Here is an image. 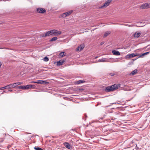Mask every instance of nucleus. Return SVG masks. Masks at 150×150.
Masks as SVG:
<instances>
[{"mask_svg": "<svg viewBox=\"0 0 150 150\" xmlns=\"http://www.w3.org/2000/svg\"><path fill=\"white\" fill-rule=\"evenodd\" d=\"M139 55V54L138 53H132L131 54H130L127 55L126 56V58H132L135 56H138Z\"/></svg>", "mask_w": 150, "mask_h": 150, "instance_id": "20e7f679", "label": "nucleus"}, {"mask_svg": "<svg viewBox=\"0 0 150 150\" xmlns=\"http://www.w3.org/2000/svg\"><path fill=\"white\" fill-rule=\"evenodd\" d=\"M4 141V139H0V142H3Z\"/></svg>", "mask_w": 150, "mask_h": 150, "instance_id": "473e14b6", "label": "nucleus"}, {"mask_svg": "<svg viewBox=\"0 0 150 150\" xmlns=\"http://www.w3.org/2000/svg\"><path fill=\"white\" fill-rule=\"evenodd\" d=\"M138 147L137 146V145H136V149H138Z\"/></svg>", "mask_w": 150, "mask_h": 150, "instance_id": "58836bf2", "label": "nucleus"}, {"mask_svg": "<svg viewBox=\"0 0 150 150\" xmlns=\"http://www.w3.org/2000/svg\"><path fill=\"white\" fill-rule=\"evenodd\" d=\"M6 87H8V88L10 89L11 88H13L16 87V83L9 84L6 86Z\"/></svg>", "mask_w": 150, "mask_h": 150, "instance_id": "6e6552de", "label": "nucleus"}, {"mask_svg": "<svg viewBox=\"0 0 150 150\" xmlns=\"http://www.w3.org/2000/svg\"><path fill=\"white\" fill-rule=\"evenodd\" d=\"M64 52H61L59 54V57H62L64 56L65 55H64Z\"/></svg>", "mask_w": 150, "mask_h": 150, "instance_id": "393cba45", "label": "nucleus"}, {"mask_svg": "<svg viewBox=\"0 0 150 150\" xmlns=\"http://www.w3.org/2000/svg\"><path fill=\"white\" fill-rule=\"evenodd\" d=\"M124 25L129 27H132L133 26V25H128L127 24H124Z\"/></svg>", "mask_w": 150, "mask_h": 150, "instance_id": "c756f323", "label": "nucleus"}, {"mask_svg": "<svg viewBox=\"0 0 150 150\" xmlns=\"http://www.w3.org/2000/svg\"><path fill=\"white\" fill-rule=\"evenodd\" d=\"M34 149L35 150H43L42 148L38 147H34Z\"/></svg>", "mask_w": 150, "mask_h": 150, "instance_id": "a878e982", "label": "nucleus"}, {"mask_svg": "<svg viewBox=\"0 0 150 150\" xmlns=\"http://www.w3.org/2000/svg\"><path fill=\"white\" fill-rule=\"evenodd\" d=\"M108 61L107 60V59L105 58H102V59H99L98 61V62H108Z\"/></svg>", "mask_w": 150, "mask_h": 150, "instance_id": "2eb2a0df", "label": "nucleus"}, {"mask_svg": "<svg viewBox=\"0 0 150 150\" xmlns=\"http://www.w3.org/2000/svg\"><path fill=\"white\" fill-rule=\"evenodd\" d=\"M65 62V60L63 59L60 60L59 61L57 62V66L62 65L64 64Z\"/></svg>", "mask_w": 150, "mask_h": 150, "instance_id": "9d476101", "label": "nucleus"}, {"mask_svg": "<svg viewBox=\"0 0 150 150\" xmlns=\"http://www.w3.org/2000/svg\"><path fill=\"white\" fill-rule=\"evenodd\" d=\"M72 12V11H69L64 13L61 15L62 17L64 18L66 17L71 13Z\"/></svg>", "mask_w": 150, "mask_h": 150, "instance_id": "423d86ee", "label": "nucleus"}, {"mask_svg": "<svg viewBox=\"0 0 150 150\" xmlns=\"http://www.w3.org/2000/svg\"><path fill=\"white\" fill-rule=\"evenodd\" d=\"M84 46L83 45H81L78 47L77 48V50H80L81 51L83 50V49L84 48Z\"/></svg>", "mask_w": 150, "mask_h": 150, "instance_id": "f8f14e48", "label": "nucleus"}, {"mask_svg": "<svg viewBox=\"0 0 150 150\" xmlns=\"http://www.w3.org/2000/svg\"><path fill=\"white\" fill-rule=\"evenodd\" d=\"M104 42H102L100 44V45H102L103 44H104Z\"/></svg>", "mask_w": 150, "mask_h": 150, "instance_id": "72a5a7b5", "label": "nucleus"}, {"mask_svg": "<svg viewBox=\"0 0 150 150\" xmlns=\"http://www.w3.org/2000/svg\"><path fill=\"white\" fill-rule=\"evenodd\" d=\"M46 35V37L47 36H49L51 35L50 33V31H49L45 33Z\"/></svg>", "mask_w": 150, "mask_h": 150, "instance_id": "b1692460", "label": "nucleus"}, {"mask_svg": "<svg viewBox=\"0 0 150 150\" xmlns=\"http://www.w3.org/2000/svg\"><path fill=\"white\" fill-rule=\"evenodd\" d=\"M2 49V48L0 47V49Z\"/></svg>", "mask_w": 150, "mask_h": 150, "instance_id": "a19ab883", "label": "nucleus"}, {"mask_svg": "<svg viewBox=\"0 0 150 150\" xmlns=\"http://www.w3.org/2000/svg\"><path fill=\"white\" fill-rule=\"evenodd\" d=\"M2 65V64L0 62V68L1 67V66Z\"/></svg>", "mask_w": 150, "mask_h": 150, "instance_id": "ea45409f", "label": "nucleus"}, {"mask_svg": "<svg viewBox=\"0 0 150 150\" xmlns=\"http://www.w3.org/2000/svg\"><path fill=\"white\" fill-rule=\"evenodd\" d=\"M55 32V36L60 35L62 34V32L61 31H58L57 30H56V31Z\"/></svg>", "mask_w": 150, "mask_h": 150, "instance_id": "dca6fc26", "label": "nucleus"}, {"mask_svg": "<svg viewBox=\"0 0 150 150\" xmlns=\"http://www.w3.org/2000/svg\"><path fill=\"white\" fill-rule=\"evenodd\" d=\"M112 0H108L104 4L100 7V8H105L109 6Z\"/></svg>", "mask_w": 150, "mask_h": 150, "instance_id": "7ed1b4c3", "label": "nucleus"}, {"mask_svg": "<svg viewBox=\"0 0 150 150\" xmlns=\"http://www.w3.org/2000/svg\"><path fill=\"white\" fill-rule=\"evenodd\" d=\"M110 33V31L106 32L104 34L103 37L105 38L109 35Z\"/></svg>", "mask_w": 150, "mask_h": 150, "instance_id": "6ab92c4d", "label": "nucleus"}, {"mask_svg": "<svg viewBox=\"0 0 150 150\" xmlns=\"http://www.w3.org/2000/svg\"><path fill=\"white\" fill-rule=\"evenodd\" d=\"M37 83L40 84H47L49 83V82L43 80H38L37 81Z\"/></svg>", "mask_w": 150, "mask_h": 150, "instance_id": "0eeeda50", "label": "nucleus"}, {"mask_svg": "<svg viewBox=\"0 0 150 150\" xmlns=\"http://www.w3.org/2000/svg\"><path fill=\"white\" fill-rule=\"evenodd\" d=\"M141 8L142 9L148 8H150V3L145 4L140 6Z\"/></svg>", "mask_w": 150, "mask_h": 150, "instance_id": "39448f33", "label": "nucleus"}, {"mask_svg": "<svg viewBox=\"0 0 150 150\" xmlns=\"http://www.w3.org/2000/svg\"><path fill=\"white\" fill-rule=\"evenodd\" d=\"M85 82V81L84 80H79L78 81H77L76 82V83L77 84H79L81 83H83L84 82Z\"/></svg>", "mask_w": 150, "mask_h": 150, "instance_id": "aec40b11", "label": "nucleus"}, {"mask_svg": "<svg viewBox=\"0 0 150 150\" xmlns=\"http://www.w3.org/2000/svg\"><path fill=\"white\" fill-rule=\"evenodd\" d=\"M41 37H46V35L45 33H44L41 35Z\"/></svg>", "mask_w": 150, "mask_h": 150, "instance_id": "7c9ffc66", "label": "nucleus"}, {"mask_svg": "<svg viewBox=\"0 0 150 150\" xmlns=\"http://www.w3.org/2000/svg\"><path fill=\"white\" fill-rule=\"evenodd\" d=\"M31 82L37 83V81H32Z\"/></svg>", "mask_w": 150, "mask_h": 150, "instance_id": "c9c22d12", "label": "nucleus"}, {"mask_svg": "<svg viewBox=\"0 0 150 150\" xmlns=\"http://www.w3.org/2000/svg\"><path fill=\"white\" fill-rule=\"evenodd\" d=\"M16 83V87L18 86L19 85H21V84H22L23 83L22 82H17V83Z\"/></svg>", "mask_w": 150, "mask_h": 150, "instance_id": "c85d7f7f", "label": "nucleus"}, {"mask_svg": "<svg viewBox=\"0 0 150 150\" xmlns=\"http://www.w3.org/2000/svg\"><path fill=\"white\" fill-rule=\"evenodd\" d=\"M6 88H8V87H6V86L2 87L0 88V90H3L4 89H6Z\"/></svg>", "mask_w": 150, "mask_h": 150, "instance_id": "bb28decb", "label": "nucleus"}, {"mask_svg": "<svg viewBox=\"0 0 150 150\" xmlns=\"http://www.w3.org/2000/svg\"><path fill=\"white\" fill-rule=\"evenodd\" d=\"M120 85L119 84H115L110 86L106 87L105 91L106 92H110L117 89L120 87Z\"/></svg>", "mask_w": 150, "mask_h": 150, "instance_id": "f257e3e1", "label": "nucleus"}, {"mask_svg": "<svg viewBox=\"0 0 150 150\" xmlns=\"http://www.w3.org/2000/svg\"><path fill=\"white\" fill-rule=\"evenodd\" d=\"M49 60V59L48 57H45L44 58V61H45V62H47Z\"/></svg>", "mask_w": 150, "mask_h": 150, "instance_id": "cd10ccee", "label": "nucleus"}, {"mask_svg": "<svg viewBox=\"0 0 150 150\" xmlns=\"http://www.w3.org/2000/svg\"><path fill=\"white\" fill-rule=\"evenodd\" d=\"M56 31V30L53 29L50 30L51 35L52 36H55V32Z\"/></svg>", "mask_w": 150, "mask_h": 150, "instance_id": "4468645a", "label": "nucleus"}, {"mask_svg": "<svg viewBox=\"0 0 150 150\" xmlns=\"http://www.w3.org/2000/svg\"><path fill=\"white\" fill-rule=\"evenodd\" d=\"M112 53L114 55H120V53L119 51L115 50L112 51Z\"/></svg>", "mask_w": 150, "mask_h": 150, "instance_id": "9b49d317", "label": "nucleus"}, {"mask_svg": "<svg viewBox=\"0 0 150 150\" xmlns=\"http://www.w3.org/2000/svg\"><path fill=\"white\" fill-rule=\"evenodd\" d=\"M33 86V85H27L25 86V89H28L31 88Z\"/></svg>", "mask_w": 150, "mask_h": 150, "instance_id": "f3484780", "label": "nucleus"}, {"mask_svg": "<svg viewBox=\"0 0 150 150\" xmlns=\"http://www.w3.org/2000/svg\"><path fill=\"white\" fill-rule=\"evenodd\" d=\"M18 89H25V86H17L16 87Z\"/></svg>", "mask_w": 150, "mask_h": 150, "instance_id": "412c9836", "label": "nucleus"}, {"mask_svg": "<svg viewBox=\"0 0 150 150\" xmlns=\"http://www.w3.org/2000/svg\"><path fill=\"white\" fill-rule=\"evenodd\" d=\"M8 91L10 92H12L13 91L12 90H8Z\"/></svg>", "mask_w": 150, "mask_h": 150, "instance_id": "4c0bfd02", "label": "nucleus"}, {"mask_svg": "<svg viewBox=\"0 0 150 150\" xmlns=\"http://www.w3.org/2000/svg\"><path fill=\"white\" fill-rule=\"evenodd\" d=\"M141 34V33H140L136 32L134 34V36L135 38H137L139 37Z\"/></svg>", "mask_w": 150, "mask_h": 150, "instance_id": "ddd939ff", "label": "nucleus"}, {"mask_svg": "<svg viewBox=\"0 0 150 150\" xmlns=\"http://www.w3.org/2000/svg\"><path fill=\"white\" fill-rule=\"evenodd\" d=\"M137 69H135L131 73V74H132V75H134L137 73Z\"/></svg>", "mask_w": 150, "mask_h": 150, "instance_id": "5701e85b", "label": "nucleus"}, {"mask_svg": "<svg viewBox=\"0 0 150 150\" xmlns=\"http://www.w3.org/2000/svg\"><path fill=\"white\" fill-rule=\"evenodd\" d=\"M36 11L39 13H44L46 12V10L42 8H38L36 9Z\"/></svg>", "mask_w": 150, "mask_h": 150, "instance_id": "f03ea898", "label": "nucleus"}, {"mask_svg": "<svg viewBox=\"0 0 150 150\" xmlns=\"http://www.w3.org/2000/svg\"><path fill=\"white\" fill-rule=\"evenodd\" d=\"M64 145L65 147L69 149H72V147L67 142L64 143Z\"/></svg>", "mask_w": 150, "mask_h": 150, "instance_id": "1a4fd4ad", "label": "nucleus"}, {"mask_svg": "<svg viewBox=\"0 0 150 150\" xmlns=\"http://www.w3.org/2000/svg\"><path fill=\"white\" fill-rule=\"evenodd\" d=\"M32 87H33V88H35V85H33V86Z\"/></svg>", "mask_w": 150, "mask_h": 150, "instance_id": "e433bc0d", "label": "nucleus"}, {"mask_svg": "<svg viewBox=\"0 0 150 150\" xmlns=\"http://www.w3.org/2000/svg\"><path fill=\"white\" fill-rule=\"evenodd\" d=\"M110 76H113L114 75V74L113 73H110Z\"/></svg>", "mask_w": 150, "mask_h": 150, "instance_id": "f704fd0d", "label": "nucleus"}, {"mask_svg": "<svg viewBox=\"0 0 150 150\" xmlns=\"http://www.w3.org/2000/svg\"><path fill=\"white\" fill-rule=\"evenodd\" d=\"M149 52H147L144 53L143 54H142L139 55V56L138 57V58L142 57L144 55H146L148 54H149Z\"/></svg>", "mask_w": 150, "mask_h": 150, "instance_id": "a211bd4d", "label": "nucleus"}, {"mask_svg": "<svg viewBox=\"0 0 150 150\" xmlns=\"http://www.w3.org/2000/svg\"><path fill=\"white\" fill-rule=\"evenodd\" d=\"M8 92V91H4L2 93H1V94H3L4 93H6Z\"/></svg>", "mask_w": 150, "mask_h": 150, "instance_id": "2f4dec72", "label": "nucleus"}, {"mask_svg": "<svg viewBox=\"0 0 150 150\" xmlns=\"http://www.w3.org/2000/svg\"><path fill=\"white\" fill-rule=\"evenodd\" d=\"M57 38L56 37H54L51 38V40H50V41H54L57 40Z\"/></svg>", "mask_w": 150, "mask_h": 150, "instance_id": "4be33fe9", "label": "nucleus"}]
</instances>
